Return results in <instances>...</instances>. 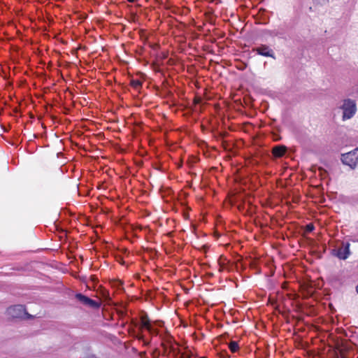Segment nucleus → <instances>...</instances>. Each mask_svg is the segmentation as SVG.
I'll list each match as a JSON object with an SVG mask.
<instances>
[{
  "mask_svg": "<svg viewBox=\"0 0 358 358\" xmlns=\"http://www.w3.org/2000/svg\"><path fill=\"white\" fill-rule=\"evenodd\" d=\"M292 208L293 209L294 208V206H292ZM294 213V210H292V214Z\"/></svg>",
  "mask_w": 358,
  "mask_h": 358,
  "instance_id": "nucleus-22",
  "label": "nucleus"
},
{
  "mask_svg": "<svg viewBox=\"0 0 358 358\" xmlns=\"http://www.w3.org/2000/svg\"><path fill=\"white\" fill-rule=\"evenodd\" d=\"M292 203L295 202V199H294V196H293V195H292Z\"/></svg>",
  "mask_w": 358,
  "mask_h": 358,
  "instance_id": "nucleus-19",
  "label": "nucleus"
},
{
  "mask_svg": "<svg viewBox=\"0 0 358 358\" xmlns=\"http://www.w3.org/2000/svg\"><path fill=\"white\" fill-rule=\"evenodd\" d=\"M316 1H317L318 3H326L327 2H328L329 0H315Z\"/></svg>",
  "mask_w": 358,
  "mask_h": 358,
  "instance_id": "nucleus-14",
  "label": "nucleus"
},
{
  "mask_svg": "<svg viewBox=\"0 0 358 358\" xmlns=\"http://www.w3.org/2000/svg\"><path fill=\"white\" fill-rule=\"evenodd\" d=\"M143 336H141L138 337V339H143Z\"/></svg>",
  "mask_w": 358,
  "mask_h": 358,
  "instance_id": "nucleus-20",
  "label": "nucleus"
},
{
  "mask_svg": "<svg viewBox=\"0 0 358 358\" xmlns=\"http://www.w3.org/2000/svg\"><path fill=\"white\" fill-rule=\"evenodd\" d=\"M287 148L284 145H277L272 148V154L276 158L282 157L285 155Z\"/></svg>",
  "mask_w": 358,
  "mask_h": 358,
  "instance_id": "nucleus-8",
  "label": "nucleus"
},
{
  "mask_svg": "<svg viewBox=\"0 0 358 358\" xmlns=\"http://www.w3.org/2000/svg\"><path fill=\"white\" fill-rule=\"evenodd\" d=\"M150 331H148L151 335L152 336H157L159 334V331L157 329L153 328V327H151Z\"/></svg>",
  "mask_w": 358,
  "mask_h": 358,
  "instance_id": "nucleus-13",
  "label": "nucleus"
},
{
  "mask_svg": "<svg viewBox=\"0 0 358 358\" xmlns=\"http://www.w3.org/2000/svg\"><path fill=\"white\" fill-rule=\"evenodd\" d=\"M127 1L130 3H134V2L137 1L138 0H127Z\"/></svg>",
  "mask_w": 358,
  "mask_h": 358,
  "instance_id": "nucleus-18",
  "label": "nucleus"
},
{
  "mask_svg": "<svg viewBox=\"0 0 358 358\" xmlns=\"http://www.w3.org/2000/svg\"><path fill=\"white\" fill-rule=\"evenodd\" d=\"M76 298L83 304L94 308H99L100 307V303L91 299L90 298L80 294H76Z\"/></svg>",
  "mask_w": 358,
  "mask_h": 358,
  "instance_id": "nucleus-6",
  "label": "nucleus"
},
{
  "mask_svg": "<svg viewBox=\"0 0 358 358\" xmlns=\"http://www.w3.org/2000/svg\"><path fill=\"white\" fill-rule=\"evenodd\" d=\"M194 103L197 104L200 102V99L199 98H195L194 99Z\"/></svg>",
  "mask_w": 358,
  "mask_h": 358,
  "instance_id": "nucleus-16",
  "label": "nucleus"
},
{
  "mask_svg": "<svg viewBox=\"0 0 358 358\" xmlns=\"http://www.w3.org/2000/svg\"><path fill=\"white\" fill-rule=\"evenodd\" d=\"M292 341H294L296 348H301L303 346V344H301V341H299V336H296L295 338L294 333L292 334Z\"/></svg>",
  "mask_w": 358,
  "mask_h": 358,
  "instance_id": "nucleus-12",
  "label": "nucleus"
},
{
  "mask_svg": "<svg viewBox=\"0 0 358 358\" xmlns=\"http://www.w3.org/2000/svg\"><path fill=\"white\" fill-rule=\"evenodd\" d=\"M289 30V27L286 25L285 23L280 24L277 29L278 34H282Z\"/></svg>",
  "mask_w": 358,
  "mask_h": 358,
  "instance_id": "nucleus-9",
  "label": "nucleus"
},
{
  "mask_svg": "<svg viewBox=\"0 0 358 358\" xmlns=\"http://www.w3.org/2000/svg\"><path fill=\"white\" fill-rule=\"evenodd\" d=\"M350 244L347 243H342V247L339 248L337 250H333L332 254L340 259H346L350 255Z\"/></svg>",
  "mask_w": 358,
  "mask_h": 358,
  "instance_id": "nucleus-3",
  "label": "nucleus"
},
{
  "mask_svg": "<svg viewBox=\"0 0 358 358\" xmlns=\"http://www.w3.org/2000/svg\"><path fill=\"white\" fill-rule=\"evenodd\" d=\"M356 291H357V292L358 293V285H357V287H356Z\"/></svg>",
  "mask_w": 358,
  "mask_h": 358,
  "instance_id": "nucleus-21",
  "label": "nucleus"
},
{
  "mask_svg": "<svg viewBox=\"0 0 358 358\" xmlns=\"http://www.w3.org/2000/svg\"><path fill=\"white\" fill-rule=\"evenodd\" d=\"M89 358H95V357H89Z\"/></svg>",
  "mask_w": 358,
  "mask_h": 358,
  "instance_id": "nucleus-23",
  "label": "nucleus"
},
{
  "mask_svg": "<svg viewBox=\"0 0 358 358\" xmlns=\"http://www.w3.org/2000/svg\"><path fill=\"white\" fill-rule=\"evenodd\" d=\"M341 160L343 164L355 169L358 165V148L341 155Z\"/></svg>",
  "mask_w": 358,
  "mask_h": 358,
  "instance_id": "nucleus-2",
  "label": "nucleus"
},
{
  "mask_svg": "<svg viewBox=\"0 0 358 358\" xmlns=\"http://www.w3.org/2000/svg\"><path fill=\"white\" fill-rule=\"evenodd\" d=\"M141 325H140V330L145 329L147 331H150L152 324L151 321L148 317V315L146 313H144L141 316Z\"/></svg>",
  "mask_w": 358,
  "mask_h": 358,
  "instance_id": "nucleus-7",
  "label": "nucleus"
},
{
  "mask_svg": "<svg viewBox=\"0 0 358 358\" xmlns=\"http://www.w3.org/2000/svg\"><path fill=\"white\" fill-rule=\"evenodd\" d=\"M296 295V294L295 293H294V292L292 291V301H293V300H294V299L295 298Z\"/></svg>",
  "mask_w": 358,
  "mask_h": 358,
  "instance_id": "nucleus-17",
  "label": "nucleus"
},
{
  "mask_svg": "<svg viewBox=\"0 0 358 358\" xmlns=\"http://www.w3.org/2000/svg\"><path fill=\"white\" fill-rule=\"evenodd\" d=\"M8 315L13 318L22 317L25 314V308L22 305H15L7 309Z\"/></svg>",
  "mask_w": 358,
  "mask_h": 358,
  "instance_id": "nucleus-4",
  "label": "nucleus"
},
{
  "mask_svg": "<svg viewBox=\"0 0 358 358\" xmlns=\"http://www.w3.org/2000/svg\"><path fill=\"white\" fill-rule=\"evenodd\" d=\"M201 358H205V357H201Z\"/></svg>",
  "mask_w": 358,
  "mask_h": 358,
  "instance_id": "nucleus-24",
  "label": "nucleus"
},
{
  "mask_svg": "<svg viewBox=\"0 0 358 358\" xmlns=\"http://www.w3.org/2000/svg\"><path fill=\"white\" fill-rule=\"evenodd\" d=\"M340 108L343 110V120L351 119L357 112L356 102L353 99H345L343 101Z\"/></svg>",
  "mask_w": 358,
  "mask_h": 358,
  "instance_id": "nucleus-1",
  "label": "nucleus"
},
{
  "mask_svg": "<svg viewBox=\"0 0 358 358\" xmlns=\"http://www.w3.org/2000/svg\"><path fill=\"white\" fill-rule=\"evenodd\" d=\"M130 85L134 90H139L142 86V82L139 80H131Z\"/></svg>",
  "mask_w": 358,
  "mask_h": 358,
  "instance_id": "nucleus-10",
  "label": "nucleus"
},
{
  "mask_svg": "<svg viewBox=\"0 0 358 358\" xmlns=\"http://www.w3.org/2000/svg\"><path fill=\"white\" fill-rule=\"evenodd\" d=\"M253 51L257 55L275 59L274 51L267 45L262 44L259 47L253 48Z\"/></svg>",
  "mask_w": 358,
  "mask_h": 358,
  "instance_id": "nucleus-5",
  "label": "nucleus"
},
{
  "mask_svg": "<svg viewBox=\"0 0 358 358\" xmlns=\"http://www.w3.org/2000/svg\"><path fill=\"white\" fill-rule=\"evenodd\" d=\"M229 348L231 352L234 353L238 351L239 346L236 341H231L229 344Z\"/></svg>",
  "mask_w": 358,
  "mask_h": 358,
  "instance_id": "nucleus-11",
  "label": "nucleus"
},
{
  "mask_svg": "<svg viewBox=\"0 0 358 358\" xmlns=\"http://www.w3.org/2000/svg\"><path fill=\"white\" fill-rule=\"evenodd\" d=\"M307 228H308V231H312L314 229V227H313V226L312 224L308 225Z\"/></svg>",
  "mask_w": 358,
  "mask_h": 358,
  "instance_id": "nucleus-15",
  "label": "nucleus"
}]
</instances>
